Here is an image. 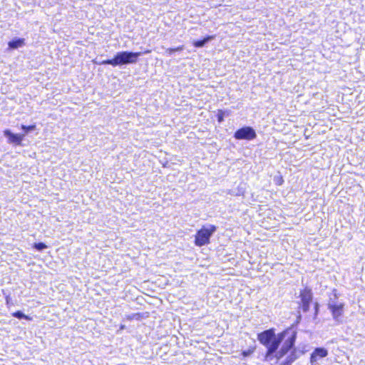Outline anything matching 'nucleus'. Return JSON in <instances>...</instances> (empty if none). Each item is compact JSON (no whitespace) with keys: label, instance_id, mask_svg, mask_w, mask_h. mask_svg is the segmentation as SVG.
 Here are the masks:
<instances>
[{"label":"nucleus","instance_id":"nucleus-6","mask_svg":"<svg viewBox=\"0 0 365 365\" xmlns=\"http://www.w3.org/2000/svg\"><path fill=\"white\" fill-rule=\"evenodd\" d=\"M301 301L302 303V308L304 312H307L309 308V303L312 299V294L310 289H304L300 294Z\"/></svg>","mask_w":365,"mask_h":365},{"label":"nucleus","instance_id":"nucleus-5","mask_svg":"<svg viewBox=\"0 0 365 365\" xmlns=\"http://www.w3.org/2000/svg\"><path fill=\"white\" fill-rule=\"evenodd\" d=\"M256 137V133L254 129L250 127H245L239 129L235 133V138L236 139H246L252 140Z\"/></svg>","mask_w":365,"mask_h":365},{"label":"nucleus","instance_id":"nucleus-17","mask_svg":"<svg viewBox=\"0 0 365 365\" xmlns=\"http://www.w3.org/2000/svg\"><path fill=\"white\" fill-rule=\"evenodd\" d=\"M274 180L275 183H276L277 185H282V182H283V181H284V180H283V179H282V178L281 176H279V177H275V178H274Z\"/></svg>","mask_w":365,"mask_h":365},{"label":"nucleus","instance_id":"nucleus-14","mask_svg":"<svg viewBox=\"0 0 365 365\" xmlns=\"http://www.w3.org/2000/svg\"><path fill=\"white\" fill-rule=\"evenodd\" d=\"M35 128H36V125H29V126H26V125H21V129L24 131V134H25V135L26 133L34 130Z\"/></svg>","mask_w":365,"mask_h":365},{"label":"nucleus","instance_id":"nucleus-7","mask_svg":"<svg viewBox=\"0 0 365 365\" xmlns=\"http://www.w3.org/2000/svg\"><path fill=\"white\" fill-rule=\"evenodd\" d=\"M4 135L8 138V143L20 145L25 137V134H14L9 130H5Z\"/></svg>","mask_w":365,"mask_h":365},{"label":"nucleus","instance_id":"nucleus-15","mask_svg":"<svg viewBox=\"0 0 365 365\" xmlns=\"http://www.w3.org/2000/svg\"><path fill=\"white\" fill-rule=\"evenodd\" d=\"M34 247L38 250V251H42L43 250H44L45 248L47 247V246L44 244V243H42V242H39V243H36L34 245Z\"/></svg>","mask_w":365,"mask_h":365},{"label":"nucleus","instance_id":"nucleus-13","mask_svg":"<svg viewBox=\"0 0 365 365\" xmlns=\"http://www.w3.org/2000/svg\"><path fill=\"white\" fill-rule=\"evenodd\" d=\"M12 315L14 317H16L18 319H27V320H31V318L24 314L23 312H21V311H17L16 312H14L12 314Z\"/></svg>","mask_w":365,"mask_h":365},{"label":"nucleus","instance_id":"nucleus-1","mask_svg":"<svg viewBox=\"0 0 365 365\" xmlns=\"http://www.w3.org/2000/svg\"><path fill=\"white\" fill-rule=\"evenodd\" d=\"M257 339L267 347L265 359L269 361L272 359V355L277 351L282 341H284V344L280 351L276 354L277 359L282 357L293 346L296 332L292 329H289L276 336L273 329H268L259 334Z\"/></svg>","mask_w":365,"mask_h":365},{"label":"nucleus","instance_id":"nucleus-4","mask_svg":"<svg viewBox=\"0 0 365 365\" xmlns=\"http://www.w3.org/2000/svg\"><path fill=\"white\" fill-rule=\"evenodd\" d=\"M328 308L331 311L334 319L340 322L341 317L344 313V303L337 301L336 294H334V298H330L328 303Z\"/></svg>","mask_w":365,"mask_h":365},{"label":"nucleus","instance_id":"nucleus-3","mask_svg":"<svg viewBox=\"0 0 365 365\" xmlns=\"http://www.w3.org/2000/svg\"><path fill=\"white\" fill-rule=\"evenodd\" d=\"M215 231L216 227L215 225H210L202 227L195 235V245L198 247L207 245L210 242V237Z\"/></svg>","mask_w":365,"mask_h":365},{"label":"nucleus","instance_id":"nucleus-2","mask_svg":"<svg viewBox=\"0 0 365 365\" xmlns=\"http://www.w3.org/2000/svg\"><path fill=\"white\" fill-rule=\"evenodd\" d=\"M140 52L120 51L118 52L113 58L102 61L101 65H111L117 66L128 63H135L138 61Z\"/></svg>","mask_w":365,"mask_h":365},{"label":"nucleus","instance_id":"nucleus-8","mask_svg":"<svg viewBox=\"0 0 365 365\" xmlns=\"http://www.w3.org/2000/svg\"><path fill=\"white\" fill-rule=\"evenodd\" d=\"M328 355V351L324 348H317L311 354L310 362L312 365L315 364L322 358L326 357Z\"/></svg>","mask_w":365,"mask_h":365},{"label":"nucleus","instance_id":"nucleus-9","mask_svg":"<svg viewBox=\"0 0 365 365\" xmlns=\"http://www.w3.org/2000/svg\"><path fill=\"white\" fill-rule=\"evenodd\" d=\"M24 44H25L24 38H15V39L10 41L8 43V46H9V48H11V49L18 48L19 47L24 46Z\"/></svg>","mask_w":365,"mask_h":365},{"label":"nucleus","instance_id":"nucleus-18","mask_svg":"<svg viewBox=\"0 0 365 365\" xmlns=\"http://www.w3.org/2000/svg\"><path fill=\"white\" fill-rule=\"evenodd\" d=\"M289 360L287 361L288 364H291L292 362H293L296 359H297V356H294V354L292 353L289 356Z\"/></svg>","mask_w":365,"mask_h":365},{"label":"nucleus","instance_id":"nucleus-16","mask_svg":"<svg viewBox=\"0 0 365 365\" xmlns=\"http://www.w3.org/2000/svg\"><path fill=\"white\" fill-rule=\"evenodd\" d=\"M254 352V349H249L248 350L243 351L242 354L244 357L250 356Z\"/></svg>","mask_w":365,"mask_h":365},{"label":"nucleus","instance_id":"nucleus-11","mask_svg":"<svg viewBox=\"0 0 365 365\" xmlns=\"http://www.w3.org/2000/svg\"><path fill=\"white\" fill-rule=\"evenodd\" d=\"M184 49V46L182 45L178 46L174 48H168L166 49L165 53L168 55H172L173 53L177 51H181Z\"/></svg>","mask_w":365,"mask_h":365},{"label":"nucleus","instance_id":"nucleus-19","mask_svg":"<svg viewBox=\"0 0 365 365\" xmlns=\"http://www.w3.org/2000/svg\"><path fill=\"white\" fill-rule=\"evenodd\" d=\"M150 53V51H145V53Z\"/></svg>","mask_w":365,"mask_h":365},{"label":"nucleus","instance_id":"nucleus-10","mask_svg":"<svg viewBox=\"0 0 365 365\" xmlns=\"http://www.w3.org/2000/svg\"><path fill=\"white\" fill-rule=\"evenodd\" d=\"M214 36H206L205 38L200 40H197L192 42V45L196 48L202 47L209 41L214 38Z\"/></svg>","mask_w":365,"mask_h":365},{"label":"nucleus","instance_id":"nucleus-12","mask_svg":"<svg viewBox=\"0 0 365 365\" xmlns=\"http://www.w3.org/2000/svg\"><path fill=\"white\" fill-rule=\"evenodd\" d=\"M229 115L228 110H218L217 112V120L219 123H222L224 120V117Z\"/></svg>","mask_w":365,"mask_h":365}]
</instances>
